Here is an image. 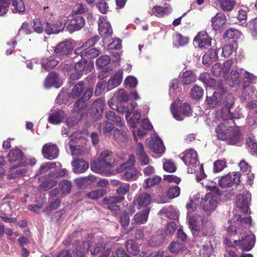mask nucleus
<instances>
[{
	"label": "nucleus",
	"mask_w": 257,
	"mask_h": 257,
	"mask_svg": "<svg viewBox=\"0 0 257 257\" xmlns=\"http://www.w3.org/2000/svg\"><path fill=\"white\" fill-rule=\"evenodd\" d=\"M19 164L13 166L10 169V173L8 175L9 178L10 179H14L17 178L19 176L24 175L27 172L25 169H18L15 171L16 169L19 167Z\"/></svg>",
	"instance_id": "obj_43"
},
{
	"label": "nucleus",
	"mask_w": 257,
	"mask_h": 257,
	"mask_svg": "<svg viewBox=\"0 0 257 257\" xmlns=\"http://www.w3.org/2000/svg\"><path fill=\"white\" fill-rule=\"evenodd\" d=\"M99 157L109 169L117 165L115 156L112 152L108 150L102 151L100 154Z\"/></svg>",
	"instance_id": "obj_18"
},
{
	"label": "nucleus",
	"mask_w": 257,
	"mask_h": 257,
	"mask_svg": "<svg viewBox=\"0 0 257 257\" xmlns=\"http://www.w3.org/2000/svg\"><path fill=\"white\" fill-rule=\"evenodd\" d=\"M161 180V178L158 176H154L153 177H149L145 180L144 188L145 189H148L154 185L159 184Z\"/></svg>",
	"instance_id": "obj_44"
},
{
	"label": "nucleus",
	"mask_w": 257,
	"mask_h": 257,
	"mask_svg": "<svg viewBox=\"0 0 257 257\" xmlns=\"http://www.w3.org/2000/svg\"><path fill=\"white\" fill-rule=\"evenodd\" d=\"M10 4V0H0V16L7 14Z\"/></svg>",
	"instance_id": "obj_64"
},
{
	"label": "nucleus",
	"mask_w": 257,
	"mask_h": 257,
	"mask_svg": "<svg viewBox=\"0 0 257 257\" xmlns=\"http://www.w3.org/2000/svg\"><path fill=\"white\" fill-rule=\"evenodd\" d=\"M181 82L183 85H188L196 80V77L191 70H187L182 73L180 76Z\"/></svg>",
	"instance_id": "obj_33"
},
{
	"label": "nucleus",
	"mask_w": 257,
	"mask_h": 257,
	"mask_svg": "<svg viewBox=\"0 0 257 257\" xmlns=\"http://www.w3.org/2000/svg\"><path fill=\"white\" fill-rule=\"evenodd\" d=\"M12 6L14 7L13 11L14 13H18L21 15L25 11V7L22 0H13Z\"/></svg>",
	"instance_id": "obj_47"
},
{
	"label": "nucleus",
	"mask_w": 257,
	"mask_h": 257,
	"mask_svg": "<svg viewBox=\"0 0 257 257\" xmlns=\"http://www.w3.org/2000/svg\"><path fill=\"white\" fill-rule=\"evenodd\" d=\"M42 154L44 158L47 159L53 160L56 159L59 155L58 148L55 144H46L43 147Z\"/></svg>",
	"instance_id": "obj_13"
},
{
	"label": "nucleus",
	"mask_w": 257,
	"mask_h": 257,
	"mask_svg": "<svg viewBox=\"0 0 257 257\" xmlns=\"http://www.w3.org/2000/svg\"><path fill=\"white\" fill-rule=\"evenodd\" d=\"M59 80V75L56 72H51L46 77L45 81V86L50 88L57 83Z\"/></svg>",
	"instance_id": "obj_40"
},
{
	"label": "nucleus",
	"mask_w": 257,
	"mask_h": 257,
	"mask_svg": "<svg viewBox=\"0 0 257 257\" xmlns=\"http://www.w3.org/2000/svg\"><path fill=\"white\" fill-rule=\"evenodd\" d=\"M65 213L66 211L63 209L56 211L52 214L51 218V221L55 224L59 223Z\"/></svg>",
	"instance_id": "obj_57"
},
{
	"label": "nucleus",
	"mask_w": 257,
	"mask_h": 257,
	"mask_svg": "<svg viewBox=\"0 0 257 257\" xmlns=\"http://www.w3.org/2000/svg\"><path fill=\"white\" fill-rule=\"evenodd\" d=\"M106 191L103 189L95 190L86 194V196L90 199L97 200L103 196Z\"/></svg>",
	"instance_id": "obj_49"
},
{
	"label": "nucleus",
	"mask_w": 257,
	"mask_h": 257,
	"mask_svg": "<svg viewBox=\"0 0 257 257\" xmlns=\"http://www.w3.org/2000/svg\"><path fill=\"white\" fill-rule=\"evenodd\" d=\"M122 80V72L118 71L112 76L107 82L106 88L108 90H111L118 86Z\"/></svg>",
	"instance_id": "obj_27"
},
{
	"label": "nucleus",
	"mask_w": 257,
	"mask_h": 257,
	"mask_svg": "<svg viewBox=\"0 0 257 257\" xmlns=\"http://www.w3.org/2000/svg\"><path fill=\"white\" fill-rule=\"evenodd\" d=\"M72 166L73 167V171L76 173H82L85 172L89 167L87 162L83 159L79 158L75 160L72 162Z\"/></svg>",
	"instance_id": "obj_23"
},
{
	"label": "nucleus",
	"mask_w": 257,
	"mask_h": 257,
	"mask_svg": "<svg viewBox=\"0 0 257 257\" xmlns=\"http://www.w3.org/2000/svg\"><path fill=\"white\" fill-rule=\"evenodd\" d=\"M93 89L91 88H87L84 91L81 97L78 99L73 105V111L79 113L84 111L87 106L86 101L91 98L92 95Z\"/></svg>",
	"instance_id": "obj_5"
},
{
	"label": "nucleus",
	"mask_w": 257,
	"mask_h": 257,
	"mask_svg": "<svg viewBox=\"0 0 257 257\" xmlns=\"http://www.w3.org/2000/svg\"><path fill=\"white\" fill-rule=\"evenodd\" d=\"M45 22H42L39 18L33 20V29L35 32L41 34L44 31L43 25Z\"/></svg>",
	"instance_id": "obj_59"
},
{
	"label": "nucleus",
	"mask_w": 257,
	"mask_h": 257,
	"mask_svg": "<svg viewBox=\"0 0 257 257\" xmlns=\"http://www.w3.org/2000/svg\"><path fill=\"white\" fill-rule=\"evenodd\" d=\"M91 169L93 172L102 175L108 176L111 174L109 168L102 161L100 157H99L98 160L93 161L91 163Z\"/></svg>",
	"instance_id": "obj_16"
},
{
	"label": "nucleus",
	"mask_w": 257,
	"mask_h": 257,
	"mask_svg": "<svg viewBox=\"0 0 257 257\" xmlns=\"http://www.w3.org/2000/svg\"><path fill=\"white\" fill-rule=\"evenodd\" d=\"M124 197L123 196H110L109 198H103L102 204H116L123 201Z\"/></svg>",
	"instance_id": "obj_51"
},
{
	"label": "nucleus",
	"mask_w": 257,
	"mask_h": 257,
	"mask_svg": "<svg viewBox=\"0 0 257 257\" xmlns=\"http://www.w3.org/2000/svg\"><path fill=\"white\" fill-rule=\"evenodd\" d=\"M7 157L11 163L18 162L19 166H25L27 164V162L24 159V153L19 149L11 150Z\"/></svg>",
	"instance_id": "obj_10"
},
{
	"label": "nucleus",
	"mask_w": 257,
	"mask_h": 257,
	"mask_svg": "<svg viewBox=\"0 0 257 257\" xmlns=\"http://www.w3.org/2000/svg\"><path fill=\"white\" fill-rule=\"evenodd\" d=\"M98 24V30L101 35L106 37L111 36L112 29L109 22L105 17H99Z\"/></svg>",
	"instance_id": "obj_17"
},
{
	"label": "nucleus",
	"mask_w": 257,
	"mask_h": 257,
	"mask_svg": "<svg viewBox=\"0 0 257 257\" xmlns=\"http://www.w3.org/2000/svg\"><path fill=\"white\" fill-rule=\"evenodd\" d=\"M203 89L197 85H195L191 89V97L195 99H199L203 95Z\"/></svg>",
	"instance_id": "obj_45"
},
{
	"label": "nucleus",
	"mask_w": 257,
	"mask_h": 257,
	"mask_svg": "<svg viewBox=\"0 0 257 257\" xmlns=\"http://www.w3.org/2000/svg\"><path fill=\"white\" fill-rule=\"evenodd\" d=\"M256 79V77L248 72L244 74L243 87L244 88L248 87L250 83L254 82Z\"/></svg>",
	"instance_id": "obj_56"
},
{
	"label": "nucleus",
	"mask_w": 257,
	"mask_h": 257,
	"mask_svg": "<svg viewBox=\"0 0 257 257\" xmlns=\"http://www.w3.org/2000/svg\"><path fill=\"white\" fill-rule=\"evenodd\" d=\"M58 64V61L52 56L43 58L41 61L43 68L47 71H49L50 69L54 68Z\"/></svg>",
	"instance_id": "obj_37"
},
{
	"label": "nucleus",
	"mask_w": 257,
	"mask_h": 257,
	"mask_svg": "<svg viewBox=\"0 0 257 257\" xmlns=\"http://www.w3.org/2000/svg\"><path fill=\"white\" fill-rule=\"evenodd\" d=\"M180 191V188L178 186H170L166 192L167 196L170 199H174L179 196Z\"/></svg>",
	"instance_id": "obj_46"
},
{
	"label": "nucleus",
	"mask_w": 257,
	"mask_h": 257,
	"mask_svg": "<svg viewBox=\"0 0 257 257\" xmlns=\"http://www.w3.org/2000/svg\"><path fill=\"white\" fill-rule=\"evenodd\" d=\"M226 22V17H212L211 23L213 29L217 31L222 29Z\"/></svg>",
	"instance_id": "obj_41"
},
{
	"label": "nucleus",
	"mask_w": 257,
	"mask_h": 257,
	"mask_svg": "<svg viewBox=\"0 0 257 257\" xmlns=\"http://www.w3.org/2000/svg\"><path fill=\"white\" fill-rule=\"evenodd\" d=\"M151 149L158 154H162L165 152V147L164 144L160 139H156L150 143Z\"/></svg>",
	"instance_id": "obj_35"
},
{
	"label": "nucleus",
	"mask_w": 257,
	"mask_h": 257,
	"mask_svg": "<svg viewBox=\"0 0 257 257\" xmlns=\"http://www.w3.org/2000/svg\"><path fill=\"white\" fill-rule=\"evenodd\" d=\"M110 61V58L108 55H103L96 60V64L99 68H103L107 66Z\"/></svg>",
	"instance_id": "obj_60"
},
{
	"label": "nucleus",
	"mask_w": 257,
	"mask_h": 257,
	"mask_svg": "<svg viewBox=\"0 0 257 257\" xmlns=\"http://www.w3.org/2000/svg\"><path fill=\"white\" fill-rule=\"evenodd\" d=\"M234 103V99L232 93L226 95L224 99H222V104L229 111Z\"/></svg>",
	"instance_id": "obj_50"
},
{
	"label": "nucleus",
	"mask_w": 257,
	"mask_h": 257,
	"mask_svg": "<svg viewBox=\"0 0 257 257\" xmlns=\"http://www.w3.org/2000/svg\"><path fill=\"white\" fill-rule=\"evenodd\" d=\"M198 79L202 82L205 86L211 88L217 87V85L218 83V81H216L215 79L211 78L210 74L207 72L201 73L199 76Z\"/></svg>",
	"instance_id": "obj_28"
},
{
	"label": "nucleus",
	"mask_w": 257,
	"mask_h": 257,
	"mask_svg": "<svg viewBox=\"0 0 257 257\" xmlns=\"http://www.w3.org/2000/svg\"><path fill=\"white\" fill-rule=\"evenodd\" d=\"M136 154L141 166H146L150 163V158L145 151L144 146L142 143H138Z\"/></svg>",
	"instance_id": "obj_19"
},
{
	"label": "nucleus",
	"mask_w": 257,
	"mask_h": 257,
	"mask_svg": "<svg viewBox=\"0 0 257 257\" xmlns=\"http://www.w3.org/2000/svg\"><path fill=\"white\" fill-rule=\"evenodd\" d=\"M194 42L200 49H207L211 45V39L205 31L198 33L194 39Z\"/></svg>",
	"instance_id": "obj_11"
},
{
	"label": "nucleus",
	"mask_w": 257,
	"mask_h": 257,
	"mask_svg": "<svg viewBox=\"0 0 257 257\" xmlns=\"http://www.w3.org/2000/svg\"><path fill=\"white\" fill-rule=\"evenodd\" d=\"M249 195L247 193L237 195L236 198V205L244 213H247L248 211Z\"/></svg>",
	"instance_id": "obj_20"
},
{
	"label": "nucleus",
	"mask_w": 257,
	"mask_h": 257,
	"mask_svg": "<svg viewBox=\"0 0 257 257\" xmlns=\"http://www.w3.org/2000/svg\"><path fill=\"white\" fill-rule=\"evenodd\" d=\"M218 59L217 51L216 50L211 49L206 53L202 57L203 64L208 66L215 62Z\"/></svg>",
	"instance_id": "obj_26"
},
{
	"label": "nucleus",
	"mask_w": 257,
	"mask_h": 257,
	"mask_svg": "<svg viewBox=\"0 0 257 257\" xmlns=\"http://www.w3.org/2000/svg\"><path fill=\"white\" fill-rule=\"evenodd\" d=\"M240 173L239 172H233L229 173L222 177L219 180L218 184L221 188H228L232 187L234 185H238L240 183Z\"/></svg>",
	"instance_id": "obj_6"
},
{
	"label": "nucleus",
	"mask_w": 257,
	"mask_h": 257,
	"mask_svg": "<svg viewBox=\"0 0 257 257\" xmlns=\"http://www.w3.org/2000/svg\"><path fill=\"white\" fill-rule=\"evenodd\" d=\"M220 4L221 8L224 11L231 10L234 6V0H217Z\"/></svg>",
	"instance_id": "obj_55"
},
{
	"label": "nucleus",
	"mask_w": 257,
	"mask_h": 257,
	"mask_svg": "<svg viewBox=\"0 0 257 257\" xmlns=\"http://www.w3.org/2000/svg\"><path fill=\"white\" fill-rule=\"evenodd\" d=\"M60 189L63 194H68L70 193L72 187V184L70 181L63 180L59 183Z\"/></svg>",
	"instance_id": "obj_54"
},
{
	"label": "nucleus",
	"mask_w": 257,
	"mask_h": 257,
	"mask_svg": "<svg viewBox=\"0 0 257 257\" xmlns=\"http://www.w3.org/2000/svg\"><path fill=\"white\" fill-rule=\"evenodd\" d=\"M120 222L124 229H126L130 223V216L126 212H122L119 217Z\"/></svg>",
	"instance_id": "obj_61"
},
{
	"label": "nucleus",
	"mask_w": 257,
	"mask_h": 257,
	"mask_svg": "<svg viewBox=\"0 0 257 257\" xmlns=\"http://www.w3.org/2000/svg\"><path fill=\"white\" fill-rule=\"evenodd\" d=\"M171 109L174 117L179 121L192 114L190 105L188 102L182 103L180 99L176 100L171 104Z\"/></svg>",
	"instance_id": "obj_2"
},
{
	"label": "nucleus",
	"mask_w": 257,
	"mask_h": 257,
	"mask_svg": "<svg viewBox=\"0 0 257 257\" xmlns=\"http://www.w3.org/2000/svg\"><path fill=\"white\" fill-rule=\"evenodd\" d=\"M136 158L134 155H131L128 160L118 166L116 168L118 173L124 172L122 179L126 181L136 180L138 178V171L134 167Z\"/></svg>",
	"instance_id": "obj_1"
},
{
	"label": "nucleus",
	"mask_w": 257,
	"mask_h": 257,
	"mask_svg": "<svg viewBox=\"0 0 257 257\" xmlns=\"http://www.w3.org/2000/svg\"><path fill=\"white\" fill-rule=\"evenodd\" d=\"M126 133L123 131H120L117 128L115 129L113 132V138L117 142H122L125 140Z\"/></svg>",
	"instance_id": "obj_62"
},
{
	"label": "nucleus",
	"mask_w": 257,
	"mask_h": 257,
	"mask_svg": "<svg viewBox=\"0 0 257 257\" xmlns=\"http://www.w3.org/2000/svg\"><path fill=\"white\" fill-rule=\"evenodd\" d=\"M242 140L241 134L240 131L236 128L230 127L228 128V135L224 141L230 145H234Z\"/></svg>",
	"instance_id": "obj_14"
},
{
	"label": "nucleus",
	"mask_w": 257,
	"mask_h": 257,
	"mask_svg": "<svg viewBox=\"0 0 257 257\" xmlns=\"http://www.w3.org/2000/svg\"><path fill=\"white\" fill-rule=\"evenodd\" d=\"M72 50V43L68 41H65L56 46L54 53L58 56H67L71 53Z\"/></svg>",
	"instance_id": "obj_12"
},
{
	"label": "nucleus",
	"mask_w": 257,
	"mask_h": 257,
	"mask_svg": "<svg viewBox=\"0 0 257 257\" xmlns=\"http://www.w3.org/2000/svg\"><path fill=\"white\" fill-rule=\"evenodd\" d=\"M184 247V244L179 241L172 242L169 246V250L172 253H177L181 251Z\"/></svg>",
	"instance_id": "obj_58"
},
{
	"label": "nucleus",
	"mask_w": 257,
	"mask_h": 257,
	"mask_svg": "<svg viewBox=\"0 0 257 257\" xmlns=\"http://www.w3.org/2000/svg\"><path fill=\"white\" fill-rule=\"evenodd\" d=\"M229 84L232 87L237 86L240 83L239 74L236 70H232L230 73Z\"/></svg>",
	"instance_id": "obj_53"
},
{
	"label": "nucleus",
	"mask_w": 257,
	"mask_h": 257,
	"mask_svg": "<svg viewBox=\"0 0 257 257\" xmlns=\"http://www.w3.org/2000/svg\"><path fill=\"white\" fill-rule=\"evenodd\" d=\"M104 106V101L100 98L95 100L91 106L92 113L96 119H98L101 116Z\"/></svg>",
	"instance_id": "obj_24"
},
{
	"label": "nucleus",
	"mask_w": 257,
	"mask_h": 257,
	"mask_svg": "<svg viewBox=\"0 0 257 257\" xmlns=\"http://www.w3.org/2000/svg\"><path fill=\"white\" fill-rule=\"evenodd\" d=\"M66 20H60L53 22H45L46 24L45 33L48 35H51L58 34L62 31L65 27Z\"/></svg>",
	"instance_id": "obj_9"
},
{
	"label": "nucleus",
	"mask_w": 257,
	"mask_h": 257,
	"mask_svg": "<svg viewBox=\"0 0 257 257\" xmlns=\"http://www.w3.org/2000/svg\"><path fill=\"white\" fill-rule=\"evenodd\" d=\"M85 24V21L83 17H73L67 26V29L70 33H73L81 29Z\"/></svg>",
	"instance_id": "obj_21"
},
{
	"label": "nucleus",
	"mask_w": 257,
	"mask_h": 257,
	"mask_svg": "<svg viewBox=\"0 0 257 257\" xmlns=\"http://www.w3.org/2000/svg\"><path fill=\"white\" fill-rule=\"evenodd\" d=\"M172 12V9L170 6L167 4L164 5L163 7L155 6L152 10V14L155 16L157 15H170Z\"/></svg>",
	"instance_id": "obj_30"
},
{
	"label": "nucleus",
	"mask_w": 257,
	"mask_h": 257,
	"mask_svg": "<svg viewBox=\"0 0 257 257\" xmlns=\"http://www.w3.org/2000/svg\"><path fill=\"white\" fill-rule=\"evenodd\" d=\"M181 159L188 166H195L198 162L197 152L193 149L186 150L183 153Z\"/></svg>",
	"instance_id": "obj_15"
},
{
	"label": "nucleus",
	"mask_w": 257,
	"mask_h": 257,
	"mask_svg": "<svg viewBox=\"0 0 257 257\" xmlns=\"http://www.w3.org/2000/svg\"><path fill=\"white\" fill-rule=\"evenodd\" d=\"M228 128H230V127H228L225 123L218 125L215 128L217 139L221 141H224L228 135Z\"/></svg>",
	"instance_id": "obj_34"
},
{
	"label": "nucleus",
	"mask_w": 257,
	"mask_h": 257,
	"mask_svg": "<svg viewBox=\"0 0 257 257\" xmlns=\"http://www.w3.org/2000/svg\"><path fill=\"white\" fill-rule=\"evenodd\" d=\"M84 82L82 81L78 82L73 86L71 92L68 94L69 97L72 98L79 97L84 91Z\"/></svg>",
	"instance_id": "obj_32"
},
{
	"label": "nucleus",
	"mask_w": 257,
	"mask_h": 257,
	"mask_svg": "<svg viewBox=\"0 0 257 257\" xmlns=\"http://www.w3.org/2000/svg\"><path fill=\"white\" fill-rule=\"evenodd\" d=\"M150 195L144 192H142L136 195L134 203L139 207H146L151 202Z\"/></svg>",
	"instance_id": "obj_25"
},
{
	"label": "nucleus",
	"mask_w": 257,
	"mask_h": 257,
	"mask_svg": "<svg viewBox=\"0 0 257 257\" xmlns=\"http://www.w3.org/2000/svg\"><path fill=\"white\" fill-rule=\"evenodd\" d=\"M125 248L127 252L133 255H138L140 251L138 243L134 239H130L125 243Z\"/></svg>",
	"instance_id": "obj_31"
},
{
	"label": "nucleus",
	"mask_w": 257,
	"mask_h": 257,
	"mask_svg": "<svg viewBox=\"0 0 257 257\" xmlns=\"http://www.w3.org/2000/svg\"><path fill=\"white\" fill-rule=\"evenodd\" d=\"M245 148L251 155L257 157V142L254 139L247 138L245 141Z\"/></svg>",
	"instance_id": "obj_36"
},
{
	"label": "nucleus",
	"mask_w": 257,
	"mask_h": 257,
	"mask_svg": "<svg viewBox=\"0 0 257 257\" xmlns=\"http://www.w3.org/2000/svg\"><path fill=\"white\" fill-rule=\"evenodd\" d=\"M150 212V208L147 207L136 213L133 217L132 220V223L134 224H144L148 219L149 213Z\"/></svg>",
	"instance_id": "obj_22"
},
{
	"label": "nucleus",
	"mask_w": 257,
	"mask_h": 257,
	"mask_svg": "<svg viewBox=\"0 0 257 257\" xmlns=\"http://www.w3.org/2000/svg\"><path fill=\"white\" fill-rule=\"evenodd\" d=\"M61 203V200L59 198H49V204L44 210L47 215H49L53 210L59 207Z\"/></svg>",
	"instance_id": "obj_29"
},
{
	"label": "nucleus",
	"mask_w": 257,
	"mask_h": 257,
	"mask_svg": "<svg viewBox=\"0 0 257 257\" xmlns=\"http://www.w3.org/2000/svg\"><path fill=\"white\" fill-rule=\"evenodd\" d=\"M35 202L38 203V204L29 205L28 208L30 210L38 213L40 212V209L43 207L44 201L43 198L39 197L36 199Z\"/></svg>",
	"instance_id": "obj_48"
},
{
	"label": "nucleus",
	"mask_w": 257,
	"mask_h": 257,
	"mask_svg": "<svg viewBox=\"0 0 257 257\" xmlns=\"http://www.w3.org/2000/svg\"><path fill=\"white\" fill-rule=\"evenodd\" d=\"M57 182L54 179H48L41 184V188L44 190H48L55 186Z\"/></svg>",
	"instance_id": "obj_63"
},
{
	"label": "nucleus",
	"mask_w": 257,
	"mask_h": 257,
	"mask_svg": "<svg viewBox=\"0 0 257 257\" xmlns=\"http://www.w3.org/2000/svg\"><path fill=\"white\" fill-rule=\"evenodd\" d=\"M105 116L107 119L112 121L119 126L122 127L124 125L121 118L117 116L113 111H106L105 113Z\"/></svg>",
	"instance_id": "obj_42"
},
{
	"label": "nucleus",
	"mask_w": 257,
	"mask_h": 257,
	"mask_svg": "<svg viewBox=\"0 0 257 257\" xmlns=\"http://www.w3.org/2000/svg\"><path fill=\"white\" fill-rule=\"evenodd\" d=\"M88 8L86 5L78 4L76 5L72 11V15L85 14L88 13Z\"/></svg>",
	"instance_id": "obj_52"
},
{
	"label": "nucleus",
	"mask_w": 257,
	"mask_h": 257,
	"mask_svg": "<svg viewBox=\"0 0 257 257\" xmlns=\"http://www.w3.org/2000/svg\"><path fill=\"white\" fill-rule=\"evenodd\" d=\"M255 242V236L253 234L246 235L241 239L235 240L233 242L243 251H249L254 245Z\"/></svg>",
	"instance_id": "obj_8"
},
{
	"label": "nucleus",
	"mask_w": 257,
	"mask_h": 257,
	"mask_svg": "<svg viewBox=\"0 0 257 257\" xmlns=\"http://www.w3.org/2000/svg\"><path fill=\"white\" fill-rule=\"evenodd\" d=\"M200 206L205 212H211L216 209L217 204V197L212 193L206 194L200 199Z\"/></svg>",
	"instance_id": "obj_7"
},
{
	"label": "nucleus",
	"mask_w": 257,
	"mask_h": 257,
	"mask_svg": "<svg viewBox=\"0 0 257 257\" xmlns=\"http://www.w3.org/2000/svg\"><path fill=\"white\" fill-rule=\"evenodd\" d=\"M64 116V111L59 109L49 116L48 121L52 124L60 123L63 119Z\"/></svg>",
	"instance_id": "obj_39"
},
{
	"label": "nucleus",
	"mask_w": 257,
	"mask_h": 257,
	"mask_svg": "<svg viewBox=\"0 0 257 257\" xmlns=\"http://www.w3.org/2000/svg\"><path fill=\"white\" fill-rule=\"evenodd\" d=\"M174 44L178 47L186 45L189 42V38L184 36L181 34L176 32L173 35Z\"/></svg>",
	"instance_id": "obj_38"
},
{
	"label": "nucleus",
	"mask_w": 257,
	"mask_h": 257,
	"mask_svg": "<svg viewBox=\"0 0 257 257\" xmlns=\"http://www.w3.org/2000/svg\"><path fill=\"white\" fill-rule=\"evenodd\" d=\"M213 94L211 96L207 95L205 102L210 108H215L222 104V99L226 94V90L222 86V81L218 80L217 87L214 88Z\"/></svg>",
	"instance_id": "obj_4"
},
{
	"label": "nucleus",
	"mask_w": 257,
	"mask_h": 257,
	"mask_svg": "<svg viewBox=\"0 0 257 257\" xmlns=\"http://www.w3.org/2000/svg\"><path fill=\"white\" fill-rule=\"evenodd\" d=\"M76 61L74 67L75 72L72 73L70 75V82L71 84L74 83L73 81L79 79L83 73L87 74L93 68V64L88 63L86 58Z\"/></svg>",
	"instance_id": "obj_3"
}]
</instances>
